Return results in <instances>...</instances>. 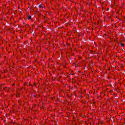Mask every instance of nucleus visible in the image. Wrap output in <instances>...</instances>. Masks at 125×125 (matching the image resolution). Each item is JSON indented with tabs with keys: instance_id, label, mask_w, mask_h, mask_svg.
Listing matches in <instances>:
<instances>
[{
	"instance_id": "obj_1",
	"label": "nucleus",
	"mask_w": 125,
	"mask_h": 125,
	"mask_svg": "<svg viewBox=\"0 0 125 125\" xmlns=\"http://www.w3.org/2000/svg\"><path fill=\"white\" fill-rule=\"evenodd\" d=\"M27 18L28 19H32V17L31 16H28Z\"/></svg>"
},
{
	"instance_id": "obj_2",
	"label": "nucleus",
	"mask_w": 125,
	"mask_h": 125,
	"mask_svg": "<svg viewBox=\"0 0 125 125\" xmlns=\"http://www.w3.org/2000/svg\"><path fill=\"white\" fill-rule=\"evenodd\" d=\"M121 46H124V45H125V44L121 43Z\"/></svg>"
},
{
	"instance_id": "obj_3",
	"label": "nucleus",
	"mask_w": 125,
	"mask_h": 125,
	"mask_svg": "<svg viewBox=\"0 0 125 125\" xmlns=\"http://www.w3.org/2000/svg\"><path fill=\"white\" fill-rule=\"evenodd\" d=\"M39 7H41V5H39Z\"/></svg>"
},
{
	"instance_id": "obj_4",
	"label": "nucleus",
	"mask_w": 125,
	"mask_h": 125,
	"mask_svg": "<svg viewBox=\"0 0 125 125\" xmlns=\"http://www.w3.org/2000/svg\"><path fill=\"white\" fill-rule=\"evenodd\" d=\"M34 97H35L36 96L34 95Z\"/></svg>"
}]
</instances>
